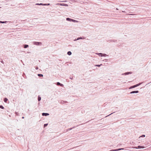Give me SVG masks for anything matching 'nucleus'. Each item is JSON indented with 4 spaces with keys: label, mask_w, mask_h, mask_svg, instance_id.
<instances>
[{
    "label": "nucleus",
    "mask_w": 151,
    "mask_h": 151,
    "mask_svg": "<svg viewBox=\"0 0 151 151\" xmlns=\"http://www.w3.org/2000/svg\"><path fill=\"white\" fill-rule=\"evenodd\" d=\"M8 99L6 98H4V101L5 102H6L7 101H8Z\"/></svg>",
    "instance_id": "0eeeda50"
},
{
    "label": "nucleus",
    "mask_w": 151,
    "mask_h": 151,
    "mask_svg": "<svg viewBox=\"0 0 151 151\" xmlns=\"http://www.w3.org/2000/svg\"><path fill=\"white\" fill-rule=\"evenodd\" d=\"M144 148V147H143L139 146H138V147L136 148Z\"/></svg>",
    "instance_id": "1a4fd4ad"
},
{
    "label": "nucleus",
    "mask_w": 151,
    "mask_h": 151,
    "mask_svg": "<svg viewBox=\"0 0 151 151\" xmlns=\"http://www.w3.org/2000/svg\"><path fill=\"white\" fill-rule=\"evenodd\" d=\"M0 108L2 109H4V107H3V106H1V105H0Z\"/></svg>",
    "instance_id": "ddd939ff"
},
{
    "label": "nucleus",
    "mask_w": 151,
    "mask_h": 151,
    "mask_svg": "<svg viewBox=\"0 0 151 151\" xmlns=\"http://www.w3.org/2000/svg\"><path fill=\"white\" fill-rule=\"evenodd\" d=\"M44 5H46V4H44Z\"/></svg>",
    "instance_id": "5701e85b"
},
{
    "label": "nucleus",
    "mask_w": 151,
    "mask_h": 151,
    "mask_svg": "<svg viewBox=\"0 0 151 151\" xmlns=\"http://www.w3.org/2000/svg\"><path fill=\"white\" fill-rule=\"evenodd\" d=\"M0 22L1 23H4V22H1V21H0Z\"/></svg>",
    "instance_id": "a211bd4d"
},
{
    "label": "nucleus",
    "mask_w": 151,
    "mask_h": 151,
    "mask_svg": "<svg viewBox=\"0 0 151 151\" xmlns=\"http://www.w3.org/2000/svg\"><path fill=\"white\" fill-rule=\"evenodd\" d=\"M139 85V84H136L135 85H134V86H131L130 87V88H134V87H135L138 86Z\"/></svg>",
    "instance_id": "f03ea898"
},
{
    "label": "nucleus",
    "mask_w": 151,
    "mask_h": 151,
    "mask_svg": "<svg viewBox=\"0 0 151 151\" xmlns=\"http://www.w3.org/2000/svg\"><path fill=\"white\" fill-rule=\"evenodd\" d=\"M38 101H40L41 99V97L40 96H39L38 97Z\"/></svg>",
    "instance_id": "9b49d317"
},
{
    "label": "nucleus",
    "mask_w": 151,
    "mask_h": 151,
    "mask_svg": "<svg viewBox=\"0 0 151 151\" xmlns=\"http://www.w3.org/2000/svg\"><path fill=\"white\" fill-rule=\"evenodd\" d=\"M67 54L69 55H70L71 54V52L70 51H69L68 52Z\"/></svg>",
    "instance_id": "6e6552de"
},
{
    "label": "nucleus",
    "mask_w": 151,
    "mask_h": 151,
    "mask_svg": "<svg viewBox=\"0 0 151 151\" xmlns=\"http://www.w3.org/2000/svg\"><path fill=\"white\" fill-rule=\"evenodd\" d=\"M58 4L61 6H68V5L66 4Z\"/></svg>",
    "instance_id": "20e7f679"
},
{
    "label": "nucleus",
    "mask_w": 151,
    "mask_h": 151,
    "mask_svg": "<svg viewBox=\"0 0 151 151\" xmlns=\"http://www.w3.org/2000/svg\"><path fill=\"white\" fill-rule=\"evenodd\" d=\"M99 55H101V56H103V55H102V53H99Z\"/></svg>",
    "instance_id": "2eb2a0df"
},
{
    "label": "nucleus",
    "mask_w": 151,
    "mask_h": 151,
    "mask_svg": "<svg viewBox=\"0 0 151 151\" xmlns=\"http://www.w3.org/2000/svg\"><path fill=\"white\" fill-rule=\"evenodd\" d=\"M39 5H42V4H39Z\"/></svg>",
    "instance_id": "412c9836"
},
{
    "label": "nucleus",
    "mask_w": 151,
    "mask_h": 151,
    "mask_svg": "<svg viewBox=\"0 0 151 151\" xmlns=\"http://www.w3.org/2000/svg\"><path fill=\"white\" fill-rule=\"evenodd\" d=\"M57 85H60L61 86H63V85L62 84H61L59 82H58L57 83Z\"/></svg>",
    "instance_id": "423d86ee"
},
{
    "label": "nucleus",
    "mask_w": 151,
    "mask_h": 151,
    "mask_svg": "<svg viewBox=\"0 0 151 151\" xmlns=\"http://www.w3.org/2000/svg\"><path fill=\"white\" fill-rule=\"evenodd\" d=\"M36 4L39 5V4Z\"/></svg>",
    "instance_id": "b1692460"
},
{
    "label": "nucleus",
    "mask_w": 151,
    "mask_h": 151,
    "mask_svg": "<svg viewBox=\"0 0 151 151\" xmlns=\"http://www.w3.org/2000/svg\"><path fill=\"white\" fill-rule=\"evenodd\" d=\"M145 135H143L142 137H145Z\"/></svg>",
    "instance_id": "aec40b11"
},
{
    "label": "nucleus",
    "mask_w": 151,
    "mask_h": 151,
    "mask_svg": "<svg viewBox=\"0 0 151 151\" xmlns=\"http://www.w3.org/2000/svg\"><path fill=\"white\" fill-rule=\"evenodd\" d=\"M138 91H134L131 92L130 93H138Z\"/></svg>",
    "instance_id": "7ed1b4c3"
},
{
    "label": "nucleus",
    "mask_w": 151,
    "mask_h": 151,
    "mask_svg": "<svg viewBox=\"0 0 151 151\" xmlns=\"http://www.w3.org/2000/svg\"><path fill=\"white\" fill-rule=\"evenodd\" d=\"M66 19H67V20H69L70 19L69 18H67Z\"/></svg>",
    "instance_id": "dca6fc26"
},
{
    "label": "nucleus",
    "mask_w": 151,
    "mask_h": 151,
    "mask_svg": "<svg viewBox=\"0 0 151 151\" xmlns=\"http://www.w3.org/2000/svg\"><path fill=\"white\" fill-rule=\"evenodd\" d=\"M101 65V64L100 65H96L95 66L100 67Z\"/></svg>",
    "instance_id": "4468645a"
},
{
    "label": "nucleus",
    "mask_w": 151,
    "mask_h": 151,
    "mask_svg": "<svg viewBox=\"0 0 151 151\" xmlns=\"http://www.w3.org/2000/svg\"><path fill=\"white\" fill-rule=\"evenodd\" d=\"M28 46V45H25L24 46V48H27Z\"/></svg>",
    "instance_id": "f8f14e48"
},
{
    "label": "nucleus",
    "mask_w": 151,
    "mask_h": 151,
    "mask_svg": "<svg viewBox=\"0 0 151 151\" xmlns=\"http://www.w3.org/2000/svg\"><path fill=\"white\" fill-rule=\"evenodd\" d=\"M38 75L40 77H42L43 76V75L42 74H38Z\"/></svg>",
    "instance_id": "9d476101"
},
{
    "label": "nucleus",
    "mask_w": 151,
    "mask_h": 151,
    "mask_svg": "<svg viewBox=\"0 0 151 151\" xmlns=\"http://www.w3.org/2000/svg\"><path fill=\"white\" fill-rule=\"evenodd\" d=\"M123 149H118V150H110V151H117V150H123Z\"/></svg>",
    "instance_id": "39448f33"
},
{
    "label": "nucleus",
    "mask_w": 151,
    "mask_h": 151,
    "mask_svg": "<svg viewBox=\"0 0 151 151\" xmlns=\"http://www.w3.org/2000/svg\"><path fill=\"white\" fill-rule=\"evenodd\" d=\"M106 55L104 54V56H105V55Z\"/></svg>",
    "instance_id": "4be33fe9"
},
{
    "label": "nucleus",
    "mask_w": 151,
    "mask_h": 151,
    "mask_svg": "<svg viewBox=\"0 0 151 151\" xmlns=\"http://www.w3.org/2000/svg\"><path fill=\"white\" fill-rule=\"evenodd\" d=\"M47 125V124H45L44 125V127H45V126H46Z\"/></svg>",
    "instance_id": "f3484780"
},
{
    "label": "nucleus",
    "mask_w": 151,
    "mask_h": 151,
    "mask_svg": "<svg viewBox=\"0 0 151 151\" xmlns=\"http://www.w3.org/2000/svg\"><path fill=\"white\" fill-rule=\"evenodd\" d=\"M37 43H38L39 44H40V45L41 44V42H37Z\"/></svg>",
    "instance_id": "6ab92c4d"
},
{
    "label": "nucleus",
    "mask_w": 151,
    "mask_h": 151,
    "mask_svg": "<svg viewBox=\"0 0 151 151\" xmlns=\"http://www.w3.org/2000/svg\"><path fill=\"white\" fill-rule=\"evenodd\" d=\"M42 114L43 116H47L49 115V114L47 113H43Z\"/></svg>",
    "instance_id": "f257e3e1"
}]
</instances>
